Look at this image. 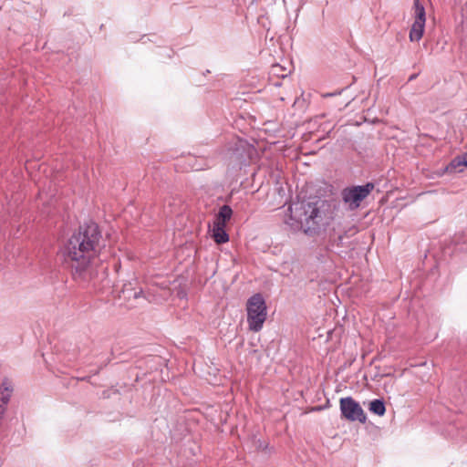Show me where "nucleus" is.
<instances>
[{
  "mask_svg": "<svg viewBox=\"0 0 467 467\" xmlns=\"http://www.w3.org/2000/svg\"><path fill=\"white\" fill-rule=\"evenodd\" d=\"M106 245L97 223L90 222L80 225L65 246V259L72 276L77 281L88 282L95 276L96 257L100 262L107 259Z\"/></svg>",
  "mask_w": 467,
  "mask_h": 467,
  "instance_id": "f257e3e1",
  "label": "nucleus"
},
{
  "mask_svg": "<svg viewBox=\"0 0 467 467\" xmlns=\"http://www.w3.org/2000/svg\"><path fill=\"white\" fill-rule=\"evenodd\" d=\"M333 218V208L328 201L297 202L289 205L285 222L294 231L304 229L312 234Z\"/></svg>",
  "mask_w": 467,
  "mask_h": 467,
  "instance_id": "f03ea898",
  "label": "nucleus"
},
{
  "mask_svg": "<svg viewBox=\"0 0 467 467\" xmlns=\"http://www.w3.org/2000/svg\"><path fill=\"white\" fill-rule=\"evenodd\" d=\"M247 323L251 331L259 332L267 317L265 298L259 293L250 296L246 302Z\"/></svg>",
  "mask_w": 467,
  "mask_h": 467,
  "instance_id": "7ed1b4c3",
  "label": "nucleus"
},
{
  "mask_svg": "<svg viewBox=\"0 0 467 467\" xmlns=\"http://www.w3.org/2000/svg\"><path fill=\"white\" fill-rule=\"evenodd\" d=\"M373 189L374 184L372 182H368L364 185L347 187L341 192L342 200L349 210H356L360 206L362 201L369 195Z\"/></svg>",
  "mask_w": 467,
  "mask_h": 467,
  "instance_id": "20e7f679",
  "label": "nucleus"
},
{
  "mask_svg": "<svg viewBox=\"0 0 467 467\" xmlns=\"http://www.w3.org/2000/svg\"><path fill=\"white\" fill-rule=\"evenodd\" d=\"M341 416L349 421L366 422V414L360 406L352 397L340 399Z\"/></svg>",
  "mask_w": 467,
  "mask_h": 467,
  "instance_id": "39448f33",
  "label": "nucleus"
},
{
  "mask_svg": "<svg viewBox=\"0 0 467 467\" xmlns=\"http://www.w3.org/2000/svg\"><path fill=\"white\" fill-rule=\"evenodd\" d=\"M414 9L415 21L410 31V40L411 42H419L424 33L426 14L424 6L420 3V0H414Z\"/></svg>",
  "mask_w": 467,
  "mask_h": 467,
  "instance_id": "423d86ee",
  "label": "nucleus"
},
{
  "mask_svg": "<svg viewBox=\"0 0 467 467\" xmlns=\"http://www.w3.org/2000/svg\"><path fill=\"white\" fill-rule=\"evenodd\" d=\"M225 226L222 223H213L212 233L214 242L218 244H225L229 241V235L225 231Z\"/></svg>",
  "mask_w": 467,
  "mask_h": 467,
  "instance_id": "0eeeda50",
  "label": "nucleus"
},
{
  "mask_svg": "<svg viewBox=\"0 0 467 467\" xmlns=\"http://www.w3.org/2000/svg\"><path fill=\"white\" fill-rule=\"evenodd\" d=\"M233 215V210L229 205H223L213 223H222L223 225H226V223L231 219Z\"/></svg>",
  "mask_w": 467,
  "mask_h": 467,
  "instance_id": "6e6552de",
  "label": "nucleus"
},
{
  "mask_svg": "<svg viewBox=\"0 0 467 467\" xmlns=\"http://www.w3.org/2000/svg\"><path fill=\"white\" fill-rule=\"evenodd\" d=\"M369 410L378 416H383L386 412L384 400L381 399L373 400L369 404Z\"/></svg>",
  "mask_w": 467,
  "mask_h": 467,
  "instance_id": "1a4fd4ad",
  "label": "nucleus"
},
{
  "mask_svg": "<svg viewBox=\"0 0 467 467\" xmlns=\"http://www.w3.org/2000/svg\"><path fill=\"white\" fill-rule=\"evenodd\" d=\"M460 167H467V152L462 156L455 157L450 163L449 169L456 170Z\"/></svg>",
  "mask_w": 467,
  "mask_h": 467,
  "instance_id": "9d476101",
  "label": "nucleus"
},
{
  "mask_svg": "<svg viewBox=\"0 0 467 467\" xmlns=\"http://www.w3.org/2000/svg\"><path fill=\"white\" fill-rule=\"evenodd\" d=\"M282 67L280 65H273L272 66V73L276 76H280L282 78H285L286 76L285 73H281Z\"/></svg>",
  "mask_w": 467,
  "mask_h": 467,
  "instance_id": "9b49d317",
  "label": "nucleus"
},
{
  "mask_svg": "<svg viewBox=\"0 0 467 467\" xmlns=\"http://www.w3.org/2000/svg\"><path fill=\"white\" fill-rule=\"evenodd\" d=\"M191 168H192V170H196V171L202 169V166H198V165H194V164H192Z\"/></svg>",
  "mask_w": 467,
  "mask_h": 467,
  "instance_id": "f8f14e48",
  "label": "nucleus"
},
{
  "mask_svg": "<svg viewBox=\"0 0 467 467\" xmlns=\"http://www.w3.org/2000/svg\"><path fill=\"white\" fill-rule=\"evenodd\" d=\"M140 294H142V290H140V292H138V293H137V292H135V293H134V297H136V298H137V297H139V296H140Z\"/></svg>",
  "mask_w": 467,
  "mask_h": 467,
  "instance_id": "ddd939ff",
  "label": "nucleus"
},
{
  "mask_svg": "<svg viewBox=\"0 0 467 467\" xmlns=\"http://www.w3.org/2000/svg\"><path fill=\"white\" fill-rule=\"evenodd\" d=\"M415 78H416V76H415V75H412V76H410V78H409V79H410V80H412V79H414Z\"/></svg>",
  "mask_w": 467,
  "mask_h": 467,
  "instance_id": "4468645a",
  "label": "nucleus"
},
{
  "mask_svg": "<svg viewBox=\"0 0 467 467\" xmlns=\"http://www.w3.org/2000/svg\"><path fill=\"white\" fill-rule=\"evenodd\" d=\"M332 95H333V94L328 93V94L324 95V97H328V96H332Z\"/></svg>",
  "mask_w": 467,
  "mask_h": 467,
  "instance_id": "2eb2a0df",
  "label": "nucleus"
}]
</instances>
